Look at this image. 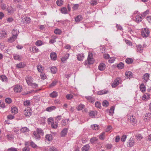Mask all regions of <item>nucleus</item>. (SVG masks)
Segmentation results:
<instances>
[{
  "instance_id": "1",
  "label": "nucleus",
  "mask_w": 151,
  "mask_h": 151,
  "mask_svg": "<svg viewBox=\"0 0 151 151\" xmlns=\"http://www.w3.org/2000/svg\"><path fill=\"white\" fill-rule=\"evenodd\" d=\"M93 56L92 53H88L87 60L85 62V64H92L93 63L94 60L93 58Z\"/></svg>"
},
{
  "instance_id": "2",
  "label": "nucleus",
  "mask_w": 151,
  "mask_h": 151,
  "mask_svg": "<svg viewBox=\"0 0 151 151\" xmlns=\"http://www.w3.org/2000/svg\"><path fill=\"white\" fill-rule=\"evenodd\" d=\"M150 32L147 28L142 29L141 31V35L143 37H146L149 35Z\"/></svg>"
},
{
  "instance_id": "3",
  "label": "nucleus",
  "mask_w": 151,
  "mask_h": 151,
  "mask_svg": "<svg viewBox=\"0 0 151 151\" xmlns=\"http://www.w3.org/2000/svg\"><path fill=\"white\" fill-rule=\"evenodd\" d=\"M22 86L19 84L15 85L14 88V91L16 93H20L22 91Z\"/></svg>"
},
{
  "instance_id": "4",
  "label": "nucleus",
  "mask_w": 151,
  "mask_h": 151,
  "mask_svg": "<svg viewBox=\"0 0 151 151\" xmlns=\"http://www.w3.org/2000/svg\"><path fill=\"white\" fill-rule=\"evenodd\" d=\"M121 82V79L120 78H117L115 80L112 84L111 86L113 87H115L120 83Z\"/></svg>"
},
{
  "instance_id": "5",
  "label": "nucleus",
  "mask_w": 151,
  "mask_h": 151,
  "mask_svg": "<svg viewBox=\"0 0 151 151\" xmlns=\"http://www.w3.org/2000/svg\"><path fill=\"white\" fill-rule=\"evenodd\" d=\"M134 141L132 138H130L127 143V145L129 147H132L134 144Z\"/></svg>"
},
{
  "instance_id": "6",
  "label": "nucleus",
  "mask_w": 151,
  "mask_h": 151,
  "mask_svg": "<svg viewBox=\"0 0 151 151\" xmlns=\"http://www.w3.org/2000/svg\"><path fill=\"white\" fill-rule=\"evenodd\" d=\"M25 80L27 84L30 86L33 82V79L30 76H27L25 77Z\"/></svg>"
},
{
  "instance_id": "7",
  "label": "nucleus",
  "mask_w": 151,
  "mask_h": 151,
  "mask_svg": "<svg viewBox=\"0 0 151 151\" xmlns=\"http://www.w3.org/2000/svg\"><path fill=\"white\" fill-rule=\"evenodd\" d=\"M150 75L149 73H146L143 76L142 79L144 83H146L149 80Z\"/></svg>"
},
{
  "instance_id": "8",
  "label": "nucleus",
  "mask_w": 151,
  "mask_h": 151,
  "mask_svg": "<svg viewBox=\"0 0 151 151\" xmlns=\"http://www.w3.org/2000/svg\"><path fill=\"white\" fill-rule=\"evenodd\" d=\"M31 109H27L24 111V114L26 116H30L31 115Z\"/></svg>"
},
{
  "instance_id": "9",
  "label": "nucleus",
  "mask_w": 151,
  "mask_h": 151,
  "mask_svg": "<svg viewBox=\"0 0 151 151\" xmlns=\"http://www.w3.org/2000/svg\"><path fill=\"white\" fill-rule=\"evenodd\" d=\"M106 65L104 63H101L98 66L99 69L101 71H103L106 68Z\"/></svg>"
},
{
  "instance_id": "10",
  "label": "nucleus",
  "mask_w": 151,
  "mask_h": 151,
  "mask_svg": "<svg viewBox=\"0 0 151 151\" xmlns=\"http://www.w3.org/2000/svg\"><path fill=\"white\" fill-rule=\"evenodd\" d=\"M141 15H137L135 17V21L137 23H139L142 21V18Z\"/></svg>"
},
{
  "instance_id": "11",
  "label": "nucleus",
  "mask_w": 151,
  "mask_h": 151,
  "mask_svg": "<svg viewBox=\"0 0 151 151\" xmlns=\"http://www.w3.org/2000/svg\"><path fill=\"white\" fill-rule=\"evenodd\" d=\"M109 91L106 89L98 91L97 93L99 95H101L107 93Z\"/></svg>"
},
{
  "instance_id": "12",
  "label": "nucleus",
  "mask_w": 151,
  "mask_h": 151,
  "mask_svg": "<svg viewBox=\"0 0 151 151\" xmlns=\"http://www.w3.org/2000/svg\"><path fill=\"white\" fill-rule=\"evenodd\" d=\"M50 57L51 59L53 60L57 59V55L55 52H52L50 53Z\"/></svg>"
},
{
  "instance_id": "13",
  "label": "nucleus",
  "mask_w": 151,
  "mask_h": 151,
  "mask_svg": "<svg viewBox=\"0 0 151 151\" xmlns=\"http://www.w3.org/2000/svg\"><path fill=\"white\" fill-rule=\"evenodd\" d=\"M83 19V17L81 15H79L77 16L75 18V20L76 22H78L81 21Z\"/></svg>"
},
{
  "instance_id": "14",
  "label": "nucleus",
  "mask_w": 151,
  "mask_h": 151,
  "mask_svg": "<svg viewBox=\"0 0 151 151\" xmlns=\"http://www.w3.org/2000/svg\"><path fill=\"white\" fill-rule=\"evenodd\" d=\"M84 58L83 54H78L77 56L78 60L79 61H82Z\"/></svg>"
},
{
  "instance_id": "15",
  "label": "nucleus",
  "mask_w": 151,
  "mask_h": 151,
  "mask_svg": "<svg viewBox=\"0 0 151 151\" xmlns=\"http://www.w3.org/2000/svg\"><path fill=\"white\" fill-rule=\"evenodd\" d=\"M85 98L88 101L91 103H93L95 101L94 98L91 96H86Z\"/></svg>"
},
{
  "instance_id": "16",
  "label": "nucleus",
  "mask_w": 151,
  "mask_h": 151,
  "mask_svg": "<svg viewBox=\"0 0 151 151\" xmlns=\"http://www.w3.org/2000/svg\"><path fill=\"white\" fill-rule=\"evenodd\" d=\"M13 57L14 60H19L22 59L21 55L17 54H14Z\"/></svg>"
},
{
  "instance_id": "17",
  "label": "nucleus",
  "mask_w": 151,
  "mask_h": 151,
  "mask_svg": "<svg viewBox=\"0 0 151 151\" xmlns=\"http://www.w3.org/2000/svg\"><path fill=\"white\" fill-rule=\"evenodd\" d=\"M16 36H14L12 35L11 37L9 38L8 41L9 42L12 43L17 38Z\"/></svg>"
},
{
  "instance_id": "18",
  "label": "nucleus",
  "mask_w": 151,
  "mask_h": 151,
  "mask_svg": "<svg viewBox=\"0 0 151 151\" xmlns=\"http://www.w3.org/2000/svg\"><path fill=\"white\" fill-rule=\"evenodd\" d=\"M68 132V129L67 128H64L61 131V136L62 137H64L66 135Z\"/></svg>"
},
{
  "instance_id": "19",
  "label": "nucleus",
  "mask_w": 151,
  "mask_h": 151,
  "mask_svg": "<svg viewBox=\"0 0 151 151\" xmlns=\"http://www.w3.org/2000/svg\"><path fill=\"white\" fill-rule=\"evenodd\" d=\"M52 127L53 129H56L58 126V123L57 122H53L51 124Z\"/></svg>"
},
{
  "instance_id": "20",
  "label": "nucleus",
  "mask_w": 151,
  "mask_h": 151,
  "mask_svg": "<svg viewBox=\"0 0 151 151\" xmlns=\"http://www.w3.org/2000/svg\"><path fill=\"white\" fill-rule=\"evenodd\" d=\"M11 112L12 113L15 114L18 112V109L16 107H12L11 109Z\"/></svg>"
},
{
  "instance_id": "21",
  "label": "nucleus",
  "mask_w": 151,
  "mask_h": 151,
  "mask_svg": "<svg viewBox=\"0 0 151 151\" xmlns=\"http://www.w3.org/2000/svg\"><path fill=\"white\" fill-rule=\"evenodd\" d=\"M90 148V146L88 144H87L84 145L82 148V151H88Z\"/></svg>"
},
{
  "instance_id": "22",
  "label": "nucleus",
  "mask_w": 151,
  "mask_h": 151,
  "mask_svg": "<svg viewBox=\"0 0 151 151\" xmlns=\"http://www.w3.org/2000/svg\"><path fill=\"white\" fill-rule=\"evenodd\" d=\"M58 96V93L55 91H53L52 93L50 94V96L52 98H56Z\"/></svg>"
},
{
  "instance_id": "23",
  "label": "nucleus",
  "mask_w": 151,
  "mask_h": 151,
  "mask_svg": "<svg viewBox=\"0 0 151 151\" xmlns=\"http://www.w3.org/2000/svg\"><path fill=\"white\" fill-rule=\"evenodd\" d=\"M137 51L139 53H141L142 52L143 50V48L141 45H138L137 47Z\"/></svg>"
},
{
  "instance_id": "24",
  "label": "nucleus",
  "mask_w": 151,
  "mask_h": 151,
  "mask_svg": "<svg viewBox=\"0 0 151 151\" xmlns=\"http://www.w3.org/2000/svg\"><path fill=\"white\" fill-rule=\"evenodd\" d=\"M35 45L37 46H40L44 44V43L43 42L40 40H37L36 41L35 43Z\"/></svg>"
},
{
  "instance_id": "25",
  "label": "nucleus",
  "mask_w": 151,
  "mask_h": 151,
  "mask_svg": "<svg viewBox=\"0 0 151 151\" xmlns=\"http://www.w3.org/2000/svg\"><path fill=\"white\" fill-rule=\"evenodd\" d=\"M34 135L33 137L35 138L36 139H39L40 138V134L37 132L34 131L33 132Z\"/></svg>"
},
{
  "instance_id": "26",
  "label": "nucleus",
  "mask_w": 151,
  "mask_h": 151,
  "mask_svg": "<svg viewBox=\"0 0 151 151\" xmlns=\"http://www.w3.org/2000/svg\"><path fill=\"white\" fill-rule=\"evenodd\" d=\"M150 95L148 94H145L142 96V99L143 100L146 101L148 99L150 98Z\"/></svg>"
},
{
  "instance_id": "27",
  "label": "nucleus",
  "mask_w": 151,
  "mask_h": 151,
  "mask_svg": "<svg viewBox=\"0 0 151 151\" xmlns=\"http://www.w3.org/2000/svg\"><path fill=\"white\" fill-rule=\"evenodd\" d=\"M151 117V114L150 113H148L146 114L145 116L144 117V119L145 121H146L145 119L146 120H150Z\"/></svg>"
},
{
  "instance_id": "28",
  "label": "nucleus",
  "mask_w": 151,
  "mask_h": 151,
  "mask_svg": "<svg viewBox=\"0 0 151 151\" xmlns=\"http://www.w3.org/2000/svg\"><path fill=\"white\" fill-rule=\"evenodd\" d=\"M128 119L131 122H136L135 117L133 116H128Z\"/></svg>"
},
{
  "instance_id": "29",
  "label": "nucleus",
  "mask_w": 151,
  "mask_h": 151,
  "mask_svg": "<svg viewBox=\"0 0 151 151\" xmlns=\"http://www.w3.org/2000/svg\"><path fill=\"white\" fill-rule=\"evenodd\" d=\"M69 56V54L67 53H66L65 56L61 58V60L62 62H64L67 60Z\"/></svg>"
},
{
  "instance_id": "30",
  "label": "nucleus",
  "mask_w": 151,
  "mask_h": 151,
  "mask_svg": "<svg viewBox=\"0 0 151 151\" xmlns=\"http://www.w3.org/2000/svg\"><path fill=\"white\" fill-rule=\"evenodd\" d=\"M126 62L128 64H131L133 62V60L131 58H127L125 60Z\"/></svg>"
},
{
  "instance_id": "31",
  "label": "nucleus",
  "mask_w": 151,
  "mask_h": 151,
  "mask_svg": "<svg viewBox=\"0 0 151 151\" xmlns=\"http://www.w3.org/2000/svg\"><path fill=\"white\" fill-rule=\"evenodd\" d=\"M125 75L128 78H130L133 77L132 73L130 71L126 72L125 73Z\"/></svg>"
},
{
  "instance_id": "32",
  "label": "nucleus",
  "mask_w": 151,
  "mask_h": 151,
  "mask_svg": "<svg viewBox=\"0 0 151 151\" xmlns=\"http://www.w3.org/2000/svg\"><path fill=\"white\" fill-rule=\"evenodd\" d=\"M24 64L22 62L19 63V64L17 65L16 66L18 68H22L24 67Z\"/></svg>"
},
{
  "instance_id": "33",
  "label": "nucleus",
  "mask_w": 151,
  "mask_h": 151,
  "mask_svg": "<svg viewBox=\"0 0 151 151\" xmlns=\"http://www.w3.org/2000/svg\"><path fill=\"white\" fill-rule=\"evenodd\" d=\"M51 72L53 74H55L57 71V69L55 67H52L50 68Z\"/></svg>"
},
{
  "instance_id": "34",
  "label": "nucleus",
  "mask_w": 151,
  "mask_h": 151,
  "mask_svg": "<svg viewBox=\"0 0 151 151\" xmlns=\"http://www.w3.org/2000/svg\"><path fill=\"white\" fill-rule=\"evenodd\" d=\"M56 109V107L54 106H52L48 107L46 108V111H49L51 112L53 110H54Z\"/></svg>"
},
{
  "instance_id": "35",
  "label": "nucleus",
  "mask_w": 151,
  "mask_h": 151,
  "mask_svg": "<svg viewBox=\"0 0 151 151\" xmlns=\"http://www.w3.org/2000/svg\"><path fill=\"white\" fill-rule=\"evenodd\" d=\"M19 32V31L17 29H13L12 32V34L13 36H16V37H17Z\"/></svg>"
},
{
  "instance_id": "36",
  "label": "nucleus",
  "mask_w": 151,
  "mask_h": 151,
  "mask_svg": "<svg viewBox=\"0 0 151 151\" xmlns=\"http://www.w3.org/2000/svg\"><path fill=\"white\" fill-rule=\"evenodd\" d=\"M29 131V129L26 127H22L20 129V131L22 132H28Z\"/></svg>"
},
{
  "instance_id": "37",
  "label": "nucleus",
  "mask_w": 151,
  "mask_h": 151,
  "mask_svg": "<svg viewBox=\"0 0 151 151\" xmlns=\"http://www.w3.org/2000/svg\"><path fill=\"white\" fill-rule=\"evenodd\" d=\"M61 12L64 14H66L68 13V11L66 8L63 7L60 9Z\"/></svg>"
},
{
  "instance_id": "38",
  "label": "nucleus",
  "mask_w": 151,
  "mask_h": 151,
  "mask_svg": "<svg viewBox=\"0 0 151 151\" xmlns=\"http://www.w3.org/2000/svg\"><path fill=\"white\" fill-rule=\"evenodd\" d=\"M140 90L142 92H144L145 91V87L143 83H142L139 86Z\"/></svg>"
},
{
  "instance_id": "39",
  "label": "nucleus",
  "mask_w": 151,
  "mask_h": 151,
  "mask_svg": "<svg viewBox=\"0 0 151 151\" xmlns=\"http://www.w3.org/2000/svg\"><path fill=\"white\" fill-rule=\"evenodd\" d=\"M7 10L9 13L12 14L13 13L14 9L11 7H9L7 8Z\"/></svg>"
},
{
  "instance_id": "40",
  "label": "nucleus",
  "mask_w": 151,
  "mask_h": 151,
  "mask_svg": "<svg viewBox=\"0 0 151 151\" xmlns=\"http://www.w3.org/2000/svg\"><path fill=\"white\" fill-rule=\"evenodd\" d=\"M45 138L48 141H50L52 139V136L51 134H47L45 136Z\"/></svg>"
},
{
  "instance_id": "41",
  "label": "nucleus",
  "mask_w": 151,
  "mask_h": 151,
  "mask_svg": "<svg viewBox=\"0 0 151 151\" xmlns=\"http://www.w3.org/2000/svg\"><path fill=\"white\" fill-rule=\"evenodd\" d=\"M84 106H85L84 105L82 104H80L78 105L77 109L78 111L81 110L84 108Z\"/></svg>"
},
{
  "instance_id": "42",
  "label": "nucleus",
  "mask_w": 151,
  "mask_h": 151,
  "mask_svg": "<svg viewBox=\"0 0 151 151\" xmlns=\"http://www.w3.org/2000/svg\"><path fill=\"white\" fill-rule=\"evenodd\" d=\"M105 132H102L99 136V138L101 140H103L104 139L105 137Z\"/></svg>"
},
{
  "instance_id": "43",
  "label": "nucleus",
  "mask_w": 151,
  "mask_h": 151,
  "mask_svg": "<svg viewBox=\"0 0 151 151\" xmlns=\"http://www.w3.org/2000/svg\"><path fill=\"white\" fill-rule=\"evenodd\" d=\"M114 108L113 106H112L110 108L109 111V114L111 115H112L114 113Z\"/></svg>"
},
{
  "instance_id": "44",
  "label": "nucleus",
  "mask_w": 151,
  "mask_h": 151,
  "mask_svg": "<svg viewBox=\"0 0 151 151\" xmlns=\"http://www.w3.org/2000/svg\"><path fill=\"white\" fill-rule=\"evenodd\" d=\"M124 67V64L122 62L120 63L119 64L117 65V67L119 69H122Z\"/></svg>"
},
{
  "instance_id": "45",
  "label": "nucleus",
  "mask_w": 151,
  "mask_h": 151,
  "mask_svg": "<svg viewBox=\"0 0 151 151\" xmlns=\"http://www.w3.org/2000/svg\"><path fill=\"white\" fill-rule=\"evenodd\" d=\"M1 79L2 81H6L7 80V77L5 75H1L0 76Z\"/></svg>"
},
{
  "instance_id": "46",
  "label": "nucleus",
  "mask_w": 151,
  "mask_h": 151,
  "mask_svg": "<svg viewBox=\"0 0 151 151\" xmlns=\"http://www.w3.org/2000/svg\"><path fill=\"white\" fill-rule=\"evenodd\" d=\"M24 19L25 23H29L31 21V19L29 17H26Z\"/></svg>"
},
{
  "instance_id": "47",
  "label": "nucleus",
  "mask_w": 151,
  "mask_h": 151,
  "mask_svg": "<svg viewBox=\"0 0 151 151\" xmlns=\"http://www.w3.org/2000/svg\"><path fill=\"white\" fill-rule=\"evenodd\" d=\"M36 132H37L39 134L43 135L44 134L43 131L41 129L37 128Z\"/></svg>"
},
{
  "instance_id": "48",
  "label": "nucleus",
  "mask_w": 151,
  "mask_h": 151,
  "mask_svg": "<svg viewBox=\"0 0 151 151\" xmlns=\"http://www.w3.org/2000/svg\"><path fill=\"white\" fill-rule=\"evenodd\" d=\"M30 104L31 103L30 100L26 101L23 103L24 105L27 106H30Z\"/></svg>"
},
{
  "instance_id": "49",
  "label": "nucleus",
  "mask_w": 151,
  "mask_h": 151,
  "mask_svg": "<svg viewBox=\"0 0 151 151\" xmlns=\"http://www.w3.org/2000/svg\"><path fill=\"white\" fill-rule=\"evenodd\" d=\"M54 32L56 34L60 35L62 31L59 29H56L55 30Z\"/></svg>"
},
{
  "instance_id": "50",
  "label": "nucleus",
  "mask_w": 151,
  "mask_h": 151,
  "mask_svg": "<svg viewBox=\"0 0 151 151\" xmlns=\"http://www.w3.org/2000/svg\"><path fill=\"white\" fill-rule=\"evenodd\" d=\"M91 127L93 129L95 130H98L99 127V126L96 124L91 125Z\"/></svg>"
},
{
  "instance_id": "51",
  "label": "nucleus",
  "mask_w": 151,
  "mask_h": 151,
  "mask_svg": "<svg viewBox=\"0 0 151 151\" xmlns=\"http://www.w3.org/2000/svg\"><path fill=\"white\" fill-rule=\"evenodd\" d=\"M32 51L33 53L37 52L39 51V49L35 46H34L32 48Z\"/></svg>"
},
{
  "instance_id": "52",
  "label": "nucleus",
  "mask_w": 151,
  "mask_h": 151,
  "mask_svg": "<svg viewBox=\"0 0 151 151\" xmlns=\"http://www.w3.org/2000/svg\"><path fill=\"white\" fill-rule=\"evenodd\" d=\"M102 105L104 107H107L109 105V103L107 101L104 100L102 102Z\"/></svg>"
},
{
  "instance_id": "53",
  "label": "nucleus",
  "mask_w": 151,
  "mask_h": 151,
  "mask_svg": "<svg viewBox=\"0 0 151 151\" xmlns=\"http://www.w3.org/2000/svg\"><path fill=\"white\" fill-rule=\"evenodd\" d=\"M95 112L94 111H91L89 113V116L91 118L93 117L95 115Z\"/></svg>"
},
{
  "instance_id": "54",
  "label": "nucleus",
  "mask_w": 151,
  "mask_h": 151,
  "mask_svg": "<svg viewBox=\"0 0 151 151\" xmlns=\"http://www.w3.org/2000/svg\"><path fill=\"white\" fill-rule=\"evenodd\" d=\"M6 151H18L17 148L14 147H11L7 149Z\"/></svg>"
},
{
  "instance_id": "55",
  "label": "nucleus",
  "mask_w": 151,
  "mask_h": 151,
  "mask_svg": "<svg viewBox=\"0 0 151 151\" xmlns=\"http://www.w3.org/2000/svg\"><path fill=\"white\" fill-rule=\"evenodd\" d=\"M56 4L58 6H61L63 4V1L62 0H58L56 2Z\"/></svg>"
},
{
  "instance_id": "56",
  "label": "nucleus",
  "mask_w": 151,
  "mask_h": 151,
  "mask_svg": "<svg viewBox=\"0 0 151 151\" xmlns=\"http://www.w3.org/2000/svg\"><path fill=\"white\" fill-rule=\"evenodd\" d=\"M37 68L39 72H42V70L43 68L42 66L41 65H39L37 66Z\"/></svg>"
},
{
  "instance_id": "57",
  "label": "nucleus",
  "mask_w": 151,
  "mask_h": 151,
  "mask_svg": "<svg viewBox=\"0 0 151 151\" xmlns=\"http://www.w3.org/2000/svg\"><path fill=\"white\" fill-rule=\"evenodd\" d=\"M49 150L50 151H58L56 148L53 146L51 147Z\"/></svg>"
},
{
  "instance_id": "58",
  "label": "nucleus",
  "mask_w": 151,
  "mask_h": 151,
  "mask_svg": "<svg viewBox=\"0 0 151 151\" xmlns=\"http://www.w3.org/2000/svg\"><path fill=\"white\" fill-rule=\"evenodd\" d=\"M137 140H140L143 138L142 136L140 134H139L135 136Z\"/></svg>"
},
{
  "instance_id": "59",
  "label": "nucleus",
  "mask_w": 151,
  "mask_h": 151,
  "mask_svg": "<svg viewBox=\"0 0 151 151\" xmlns=\"http://www.w3.org/2000/svg\"><path fill=\"white\" fill-rule=\"evenodd\" d=\"M40 76H41V78L42 79H45L46 78V75L44 73L41 72Z\"/></svg>"
},
{
  "instance_id": "60",
  "label": "nucleus",
  "mask_w": 151,
  "mask_h": 151,
  "mask_svg": "<svg viewBox=\"0 0 151 151\" xmlns=\"http://www.w3.org/2000/svg\"><path fill=\"white\" fill-rule=\"evenodd\" d=\"M73 97V96L71 94H68L66 96V98L68 100L71 99Z\"/></svg>"
},
{
  "instance_id": "61",
  "label": "nucleus",
  "mask_w": 151,
  "mask_h": 151,
  "mask_svg": "<svg viewBox=\"0 0 151 151\" xmlns=\"http://www.w3.org/2000/svg\"><path fill=\"white\" fill-rule=\"evenodd\" d=\"M149 11L148 10H147L145 12H144L142 13L141 14V16H145L146 15L149 14Z\"/></svg>"
},
{
  "instance_id": "62",
  "label": "nucleus",
  "mask_w": 151,
  "mask_h": 151,
  "mask_svg": "<svg viewBox=\"0 0 151 151\" xmlns=\"http://www.w3.org/2000/svg\"><path fill=\"white\" fill-rule=\"evenodd\" d=\"M115 59V58L114 57H111L109 58V62L110 63H113L114 62Z\"/></svg>"
},
{
  "instance_id": "63",
  "label": "nucleus",
  "mask_w": 151,
  "mask_h": 151,
  "mask_svg": "<svg viewBox=\"0 0 151 151\" xmlns=\"http://www.w3.org/2000/svg\"><path fill=\"white\" fill-rule=\"evenodd\" d=\"M98 140V139L96 137H93L91 138L90 140V142L91 143H93L97 141Z\"/></svg>"
},
{
  "instance_id": "64",
  "label": "nucleus",
  "mask_w": 151,
  "mask_h": 151,
  "mask_svg": "<svg viewBox=\"0 0 151 151\" xmlns=\"http://www.w3.org/2000/svg\"><path fill=\"white\" fill-rule=\"evenodd\" d=\"M127 136L126 135H123V136H122V138H121V141L122 142H124L126 139L127 138Z\"/></svg>"
}]
</instances>
